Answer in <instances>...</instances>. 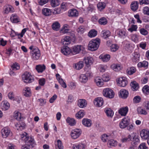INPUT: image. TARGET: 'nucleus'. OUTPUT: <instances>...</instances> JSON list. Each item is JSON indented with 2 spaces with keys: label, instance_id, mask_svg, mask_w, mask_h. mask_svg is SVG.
<instances>
[{
  "label": "nucleus",
  "instance_id": "1",
  "mask_svg": "<svg viewBox=\"0 0 149 149\" xmlns=\"http://www.w3.org/2000/svg\"><path fill=\"white\" fill-rule=\"evenodd\" d=\"M100 42V40L98 38L90 41L88 45L89 49L92 51L96 50L99 47Z\"/></svg>",
  "mask_w": 149,
  "mask_h": 149
},
{
  "label": "nucleus",
  "instance_id": "2",
  "mask_svg": "<svg viewBox=\"0 0 149 149\" xmlns=\"http://www.w3.org/2000/svg\"><path fill=\"white\" fill-rule=\"evenodd\" d=\"M22 79L25 83H30L34 80V78L31 74L27 72H25L22 75Z\"/></svg>",
  "mask_w": 149,
  "mask_h": 149
},
{
  "label": "nucleus",
  "instance_id": "3",
  "mask_svg": "<svg viewBox=\"0 0 149 149\" xmlns=\"http://www.w3.org/2000/svg\"><path fill=\"white\" fill-rule=\"evenodd\" d=\"M103 95L106 97L112 98L114 97V93L113 91L109 88L104 89L102 92Z\"/></svg>",
  "mask_w": 149,
  "mask_h": 149
},
{
  "label": "nucleus",
  "instance_id": "4",
  "mask_svg": "<svg viewBox=\"0 0 149 149\" xmlns=\"http://www.w3.org/2000/svg\"><path fill=\"white\" fill-rule=\"evenodd\" d=\"M31 58L33 60H36L39 59L40 56V51L37 47L35 49L30 52Z\"/></svg>",
  "mask_w": 149,
  "mask_h": 149
},
{
  "label": "nucleus",
  "instance_id": "5",
  "mask_svg": "<svg viewBox=\"0 0 149 149\" xmlns=\"http://www.w3.org/2000/svg\"><path fill=\"white\" fill-rule=\"evenodd\" d=\"M1 133L2 137L5 138L11 136L13 134L10 128L7 127L3 128L1 131Z\"/></svg>",
  "mask_w": 149,
  "mask_h": 149
},
{
  "label": "nucleus",
  "instance_id": "6",
  "mask_svg": "<svg viewBox=\"0 0 149 149\" xmlns=\"http://www.w3.org/2000/svg\"><path fill=\"white\" fill-rule=\"evenodd\" d=\"M20 136L22 138V140L24 141L25 143H27V144H31L34 141V139L31 137H29L27 136V133L25 132L21 134Z\"/></svg>",
  "mask_w": 149,
  "mask_h": 149
},
{
  "label": "nucleus",
  "instance_id": "7",
  "mask_svg": "<svg viewBox=\"0 0 149 149\" xmlns=\"http://www.w3.org/2000/svg\"><path fill=\"white\" fill-rule=\"evenodd\" d=\"M130 119L128 117H125L119 123V127L121 128L126 127L130 124Z\"/></svg>",
  "mask_w": 149,
  "mask_h": 149
},
{
  "label": "nucleus",
  "instance_id": "8",
  "mask_svg": "<svg viewBox=\"0 0 149 149\" xmlns=\"http://www.w3.org/2000/svg\"><path fill=\"white\" fill-rule=\"evenodd\" d=\"M81 131L80 129H76L72 130L70 133L71 136L73 139L78 138L81 135Z\"/></svg>",
  "mask_w": 149,
  "mask_h": 149
},
{
  "label": "nucleus",
  "instance_id": "9",
  "mask_svg": "<svg viewBox=\"0 0 149 149\" xmlns=\"http://www.w3.org/2000/svg\"><path fill=\"white\" fill-rule=\"evenodd\" d=\"M118 85L123 87L125 86L127 84V78L124 77H120L117 80Z\"/></svg>",
  "mask_w": 149,
  "mask_h": 149
},
{
  "label": "nucleus",
  "instance_id": "10",
  "mask_svg": "<svg viewBox=\"0 0 149 149\" xmlns=\"http://www.w3.org/2000/svg\"><path fill=\"white\" fill-rule=\"evenodd\" d=\"M84 48L83 46L81 45H76L72 47V52H73L75 54H79L81 50Z\"/></svg>",
  "mask_w": 149,
  "mask_h": 149
},
{
  "label": "nucleus",
  "instance_id": "11",
  "mask_svg": "<svg viewBox=\"0 0 149 149\" xmlns=\"http://www.w3.org/2000/svg\"><path fill=\"white\" fill-rule=\"evenodd\" d=\"M140 136L143 139H147L149 137V131L147 129L142 130L141 131Z\"/></svg>",
  "mask_w": 149,
  "mask_h": 149
},
{
  "label": "nucleus",
  "instance_id": "12",
  "mask_svg": "<svg viewBox=\"0 0 149 149\" xmlns=\"http://www.w3.org/2000/svg\"><path fill=\"white\" fill-rule=\"evenodd\" d=\"M61 52L63 54L65 55H68L72 52L70 49L66 46H63L62 47Z\"/></svg>",
  "mask_w": 149,
  "mask_h": 149
},
{
  "label": "nucleus",
  "instance_id": "13",
  "mask_svg": "<svg viewBox=\"0 0 149 149\" xmlns=\"http://www.w3.org/2000/svg\"><path fill=\"white\" fill-rule=\"evenodd\" d=\"M86 145L82 143H79L73 144L72 145V149H85Z\"/></svg>",
  "mask_w": 149,
  "mask_h": 149
},
{
  "label": "nucleus",
  "instance_id": "14",
  "mask_svg": "<svg viewBox=\"0 0 149 149\" xmlns=\"http://www.w3.org/2000/svg\"><path fill=\"white\" fill-rule=\"evenodd\" d=\"M103 100L102 98L99 97L95 99L94 104L95 105L98 107H100L103 104Z\"/></svg>",
  "mask_w": 149,
  "mask_h": 149
},
{
  "label": "nucleus",
  "instance_id": "15",
  "mask_svg": "<svg viewBox=\"0 0 149 149\" xmlns=\"http://www.w3.org/2000/svg\"><path fill=\"white\" fill-rule=\"evenodd\" d=\"M4 13L5 14H8L9 13H13L14 10L13 7L10 5H7L4 7Z\"/></svg>",
  "mask_w": 149,
  "mask_h": 149
},
{
  "label": "nucleus",
  "instance_id": "16",
  "mask_svg": "<svg viewBox=\"0 0 149 149\" xmlns=\"http://www.w3.org/2000/svg\"><path fill=\"white\" fill-rule=\"evenodd\" d=\"M23 95L26 97H29L31 95V89L28 87H26L22 91Z\"/></svg>",
  "mask_w": 149,
  "mask_h": 149
},
{
  "label": "nucleus",
  "instance_id": "17",
  "mask_svg": "<svg viewBox=\"0 0 149 149\" xmlns=\"http://www.w3.org/2000/svg\"><path fill=\"white\" fill-rule=\"evenodd\" d=\"M138 7L139 2L137 1H133L131 4V9L133 11H136L138 9Z\"/></svg>",
  "mask_w": 149,
  "mask_h": 149
},
{
  "label": "nucleus",
  "instance_id": "18",
  "mask_svg": "<svg viewBox=\"0 0 149 149\" xmlns=\"http://www.w3.org/2000/svg\"><path fill=\"white\" fill-rule=\"evenodd\" d=\"M128 111V109L127 107H123L120 108L118 110V113L121 116H124L127 114Z\"/></svg>",
  "mask_w": 149,
  "mask_h": 149
},
{
  "label": "nucleus",
  "instance_id": "19",
  "mask_svg": "<svg viewBox=\"0 0 149 149\" xmlns=\"http://www.w3.org/2000/svg\"><path fill=\"white\" fill-rule=\"evenodd\" d=\"M93 61V58L91 57H85L84 61L86 65V67H87V66H90V65L92 64Z\"/></svg>",
  "mask_w": 149,
  "mask_h": 149
},
{
  "label": "nucleus",
  "instance_id": "20",
  "mask_svg": "<svg viewBox=\"0 0 149 149\" xmlns=\"http://www.w3.org/2000/svg\"><path fill=\"white\" fill-rule=\"evenodd\" d=\"M128 94V92L127 90L122 89L120 91L119 96L125 99L127 97Z\"/></svg>",
  "mask_w": 149,
  "mask_h": 149
},
{
  "label": "nucleus",
  "instance_id": "21",
  "mask_svg": "<svg viewBox=\"0 0 149 149\" xmlns=\"http://www.w3.org/2000/svg\"><path fill=\"white\" fill-rule=\"evenodd\" d=\"M1 106L3 110L6 111L9 108L10 104L7 101H3L1 102Z\"/></svg>",
  "mask_w": 149,
  "mask_h": 149
},
{
  "label": "nucleus",
  "instance_id": "22",
  "mask_svg": "<svg viewBox=\"0 0 149 149\" xmlns=\"http://www.w3.org/2000/svg\"><path fill=\"white\" fill-rule=\"evenodd\" d=\"M87 104L86 101L84 99H81L78 101V105L80 108H83L86 107Z\"/></svg>",
  "mask_w": 149,
  "mask_h": 149
},
{
  "label": "nucleus",
  "instance_id": "23",
  "mask_svg": "<svg viewBox=\"0 0 149 149\" xmlns=\"http://www.w3.org/2000/svg\"><path fill=\"white\" fill-rule=\"evenodd\" d=\"M68 15L71 17H77L78 15V13L75 9H72L69 11Z\"/></svg>",
  "mask_w": 149,
  "mask_h": 149
},
{
  "label": "nucleus",
  "instance_id": "24",
  "mask_svg": "<svg viewBox=\"0 0 149 149\" xmlns=\"http://www.w3.org/2000/svg\"><path fill=\"white\" fill-rule=\"evenodd\" d=\"M25 125V123L22 121H20L15 125L16 128L18 130H21L23 129Z\"/></svg>",
  "mask_w": 149,
  "mask_h": 149
},
{
  "label": "nucleus",
  "instance_id": "25",
  "mask_svg": "<svg viewBox=\"0 0 149 149\" xmlns=\"http://www.w3.org/2000/svg\"><path fill=\"white\" fill-rule=\"evenodd\" d=\"M83 124L85 127H89L91 126L92 125L91 121L86 118H84L82 120Z\"/></svg>",
  "mask_w": 149,
  "mask_h": 149
},
{
  "label": "nucleus",
  "instance_id": "26",
  "mask_svg": "<svg viewBox=\"0 0 149 149\" xmlns=\"http://www.w3.org/2000/svg\"><path fill=\"white\" fill-rule=\"evenodd\" d=\"M36 69L38 72L42 73L46 69V66L44 64L38 65L36 66Z\"/></svg>",
  "mask_w": 149,
  "mask_h": 149
},
{
  "label": "nucleus",
  "instance_id": "27",
  "mask_svg": "<svg viewBox=\"0 0 149 149\" xmlns=\"http://www.w3.org/2000/svg\"><path fill=\"white\" fill-rule=\"evenodd\" d=\"M95 81L97 86L101 87L104 84L102 78L99 77H96L95 79Z\"/></svg>",
  "mask_w": 149,
  "mask_h": 149
},
{
  "label": "nucleus",
  "instance_id": "28",
  "mask_svg": "<svg viewBox=\"0 0 149 149\" xmlns=\"http://www.w3.org/2000/svg\"><path fill=\"white\" fill-rule=\"evenodd\" d=\"M105 112L107 116L110 118H112L113 115V112L112 109L109 108H107L105 109Z\"/></svg>",
  "mask_w": 149,
  "mask_h": 149
},
{
  "label": "nucleus",
  "instance_id": "29",
  "mask_svg": "<svg viewBox=\"0 0 149 149\" xmlns=\"http://www.w3.org/2000/svg\"><path fill=\"white\" fill-rule=\"evenodd\" d=\"M79 80L81 83H85L88 80V77L84 74H81L79 77Z\"/></svg>",
  "mask_w": 149,
  "mask_h": 149
},
{
  "label": "nucleus",
  "instance_id": "30",
  "mask_svg": "<svg viewBox=\"0 0 149 149\" xmlns=\"http://www.w3.org/2000/svg\"><path fill=\"white\" fill-rule=\"evenodd\" d=\"M99 57L103 62H107L110 60V56L109 54L101 55L99 56Z\"/></svg>",
  "mask_w": 149,
  "mask_h": 149
},
{
  "label": "nucleus",
  "instance_id": "31",
  "mask_svg": "<svg viewBox=\"0 0 149 149\" xmlns=\"http://www.w3.org/2000/svg\"><path fill=\"white\" fill-rule=\"evenodd\" d=\"M66 121L71 126H74L76 123V121L74 119L69 117L67 118L66 119Z\"/></svg>",
  "mask_w": 149,
  "mask_h": 149
},
{
  "label": "nucleus",
  "instance_id": "32",
  "mask_svg": "<svg viewBox=\"0 0 149 149\" xmlns=\"http://www.w3.org/2000/svg\"><path fill=\"white\" fill-rule=\"evenodd\" d=\"M136 71V69L134 67H131L128 68L126 70V72L127 74L132 75Z\"/></svg>",
  "mask_w": 149,
  "mask_h": 149
},
{
  "label": "nucleus",
  "instance_id": "33",
  "mask_svg": "<svg viewBox=\"0 0 149 149\" xmlns=\"http://www.w3.org/2000/svg\"><path fill=\"white\" fill-rule=\"evenodd\" d=\"M11 21L14 23H16L19 22L18 17L16 14H13L10 18Z\"/></svg>",
  "mask_w": 149,
  "mask_h": 149
},
{
  "label": "nucleus",
  "instance_id": "34",
  "mask_svg": "<svg viewBox=\"0 0 149 149\" xmlns=\"http://www.w3.org/2000/svg\"><path fill=\"white\" fill-rule=\"evenodd\" d=\"M137 66L139 68L144 67L147 68L148 67V63L146 61H143L142 62H139L137 64Z\"/></svg>",
  "mask_w": 149,
  "mask_h": 149
},
{
  "label": "nucleus",
  "instance_id": "35",
  "mask_svg": "<svg viewBox=\"0 0 149 149\" xmlns=\"http://www.w3.org/2000/svg\"><path fill=\"white\" fill-rule=\"evenodd\" d=\"M101 34L102 37L104 39H106L110 36L111 33L109 30H104L102 31Z\"/></svg>",
  "mask_w": 149,
  "mask_h": 149
},
{
  "label": "nucleus",
  "instance_id": "36",
  "mask_svg": "<svg viewBox=\"0 0 149 149\" xmlns=\"http://www.w3.org/2000/svg\"><path fill=\"white\" fill-rule=\"evenodd\" d=\"M132 60L133 62H138L139 59L140 55L136 52H134L132 54Z\"/></svg>",
  "mask_w": 149,
  "mask_h": 149
},
{
  "label": "nucleus",
  "instance_id": "37",
  "mask_svg": "<svg viewBox=\"0 0 149 149\" xmlns=\"http://www.w3.org/2000/svg\"><path fill=\"white\" fill-rule=\"evenodd\" d=\"M130 85L133 91L137 90L139 87L138 84L135 81L132 82L130 84Z\"/></svg>",
  "mask_w": 149,
  "mask_h": 149
},
{
  "label": "nucleus",
  "instance_id": "38",
  "mask_svg": "<svg viewBox=\"0 0 149 149\" xmlns=\"http://www.w3.org/2000/svg\"><path fill=\"white\" fill-rule=\"evenodd\" d=\"M110 136L106 134H102L101 136V138L102 141L103 142H106L108 141L109 140Z\"/></svg>",
  "mask_w": 149,
  "mask_h": 149
},
{
  "label": "nucleus",
  "instance_id": "39",
  "mask_svg": "<svg viewBox=\"0 0 149 149\" xmlns=\"http://www.w3.org/2000/svg\"><path fill=\"white\" fill-rule=\"evenodd\" d=\"M60 27V24L58 22H55L53 23L52 24V29L55 31H58Z\"/></svg>",
  "mask_w": 149,
  "mask_h": 149
},
{
  "label": "nucleus",
  "instance_id": "40",
  "mask_svg": "<svg viewBox=\"0 0 149 149\" xmlns=\"http://www.w3.org/2000/svg\"><path fill=\"white\" fill-rule=\"evenodd\" d=\"M42 14L46 16H49L51 15V11L48 8H44L42 10Z\"/></svg>",
  "mask_w": 149,
  "mask_h": 149
},
{
  "label": "nucleus",
  "instance_id": "41",
  "mask_svg": "<svg viewBox=\"0 0 149 149\" xmlns=\"http://www.w3.org/2000/svg\"><path fill=\"white\" fill-rule=\"evenodd\" d=\"M84 111L83 110H81L76 113L75 117L78 119H80L84 117Z\"/></svg>",
  "mask_w": 149,
  "mask_h": 149
},
{
  "label": "nucleus",
  "instance_id": "42",
  "mask_svg": "<svg viewBox=\"0 0 149 149\" xmlns=\"http://www.w3.org/2000/svg\"><path fill=\"white\" fill-rule=\"evenodd\" d=\"M137 110L138 112V113L140 114L146 115L147 114V112L146 111L141 107H139L137 108Z\"/></svg>",
  "mask_w": 149,
  "mask_h": 149
},
{
  "label": "nucleus",
  "instance_id": "43",
  "mask_svg": "<svg viewBox=\"0 0 149 149\" xmlns=\"http://www.w3.org/2000/svg\"><path fill=\"white\" fill-rule=\"evenodd\" d=\"M118 143L117 141L113 139H111L109 140L107 144L109 147L112 146H115L117 145Z\"/></svg>",
  "mask_w": 149,
  "mask_h": 149
},
{
  "label": "nucleus",
  "instance_id": "44",
  "mask_svg": "<svg viewBox=\"0 0 149 149\" xmlns=\"http://www.w3.org/2000/svg\"><path fill=\"white\" fill-rule=\"evenodd\" d=\"M91 67L90 66H87L84 68V70L86 72L85 74L87 77H90L92 76V73L90 70Z\"/></svg>",
  "mask_w": 149,
  "mask_h": 149
},
{
  "label": "nucleus",
  "instance_id": "45",
  "mask_svg": "<svg viewBox=\"0 0 149 149\" xmlns=\"http://www.w3.org/2000/svg\"><path fill=\"white\" fill-rule=\"evenodd\" d=\"M99 23L101 25H105L107 23V19L104 17H102L98 20Z\"/></svg>",
  "mask_w": 149,
  "mask_h": 149
},
{
  "label": "nucleus",
  "instance_id": "46",
  "mask_svg": "<svg viewBox=\"0 0 149 149\" xmlns=\"http://www.w3.org/2000/svg\"><path fill=\"white\" fill-rule=\"evenodd\" d=\"M97 8L100 11L104 9L106 6V4L104 2H100L97 4Z\"/></svg>",
  "mask_w": 149,
  "mask_h": 149
},
{
  "label": "nucleus",
  "instance_id": "47",
  "mask_svg": "<svg viewBox=\"0 0 149 149\" xmlns=\"http://www.w3.org/2000/svg\"><path fill=\"white\" fill-rule=\"evenodd\" d=\"M70 38L69 36H65L64 38L61 41L63 43V45H67L68 43H66L67 42H69V43H70Z\"/></svg>",
  "mask_w": 149,
  "mask_h": 149
},
{
  "label": "nucleus",
  "instance_id": "48",
  "mask_svg": "<svg viewBox=\"0 0 149 149\" xmlns=\"http://www.w3.org/2000/svg\"><path fill=\"white\" fill-rule=\"evenodd\" d=\"M50 4L52 7H55L60 5L58 0H52L50 2Z\"/></svg>",
  "mask_w": 149,
  "mask_h": 149
},
{
  "label": "nucleus",
  "instance_id": "49",
  "mask_svg": "<svg viewBox=\"0 0 149 149\" xmlns=\"http://www.w3.org/2000/svg\"><path fill=\"white\" fill-rule=\"evenodd\" d=\"M84 66V63L82 61H80L75 64V68L77 70H80Z\"/></svg>",
  "mask_w": 149,
  "mask_h": 149
},
{
  "label": "nucleus",
  "instance_id": "50",
  "mask_svg": "<svg viewBox=\"0 0 149 149\" xmlns=\"http://www.w3.org/2000/svg\"><path fill=\"white\" fill-rule=\"evenodd\" d=\"M97 34V31L94 29L91 30L88 34V36L92 38L95 36Z\"/></svg>",
  "mask_w": 149,
  "mask_h": 149
},
{
  "label": "nucleus",
  "instance_id": "51",
  "mask_svg": "<svg viewBox=\"0 0 149 149\" xmlns=\"http://www.w3.org/2000/svg\"><path fill=\"white\" fill-rule=\"evenodd\" d=\"M31 144H27V143H26V144L22 147V149H30L31 146L32 147H33L34 146V141H33V143Z\"/></svg>",
  "mask_w": 149,
  "mask_h": 149
},
{
  "label": "nucleus",
  "instance_id": "52",
  "mask_svg": "<svg viewBox=\"0 0 149 149\" xmlns=\"http://www.w3.org/2000/svg\"><path fill=\"white\" fill-rule=\"evenodd\" d=\"M118 35L120 38H124L125 37V32L122 30H119L118 32Z\"/></svg>",
  "mask_w": 149,
  "mask_h": 149
},
{
  "label": "nucleus",
  "instance_id": "53",
  "mask_svg": "<svg viewBox=\"0 0 149 149\" xmlns=\"http://www.w3.org/2000/svg\"><path fill=\"white\" fill-rule=\"evenodd\" d=\"M111 67L115 71H118L121 69V67L119 65L113 64L111 65Z\"/></svg>",
  "mask_w": 149,
  "mask_h": 149
},
{
  "label": "nucleus",
  "instance_id": "54",
  "mask_svg": "<svg viewBox=\"0 0 149 149\" xmlns=\"http://www.w3.org/2000/svg\"><path fill=\"white\" fill-rule=\"evenodd\" d=\"M14 117L17 120H20L22 118L21 113L18 112L15 113Z\"/></svg>",
  "mask_w": 149,
  "mask_h": 149
},
{
  "label": "nucleus",
  "instance_id": "55",
  "mask_svg": "<svg viewBox=\"0 0 149 149\" xmlns=\"http://www.w3.org/2000/svg\"><path fill=\"white\" fill-rule=\"evenodd\" d=\"M137 25H132L130 28L128 29V30L131 32H132L133 31H137Z\"/></svg>",
  "mask_w": 149,
  "mask_h": 149
},
{
  "label": "nucleus",
  "instance_id": "56",
  "mask_svg": "<svg viewBox=\"0 0 149 149\" xmlns=\"http://www.w3.org/2000/svg\"><path fill=\"white\" fill-rule=\"evenodd\" d=\"M68 6V3L65 2H63L61 5V9H63L64 11H65L67 10Z\"/></svg>",
  "mask_w": 149,
  "mask_h": 149
},
{
  "label": "nucleus",
  "instance_id": "57",
  "mask_svg": "<svg viewBox=\"0 0 149 149\" xmlns=\"http://www.w3.org/2000/svg\"><path fill=\"white\" fill-rule=\"evenodd\" d=\"M118 47L116 44H113L111 45L110 49L111 51L115 52L118 49Z\"/></svg>",
  "mask_w": 149,
  "mask_h": 149
},
{
  "label": "nucleus",
  "instance_id": "58",
  "mask_svg": "<svg viewBox=\"0 0 149 149\" xmlns=\"http://www.w3.org/2000/svg\"><path fill=\"white\" fill-rule=\"evenodd\" d=\"M138 35L136 34H134L131 36L132 40L134 42H137L139 40Z\"/></svg>",
  "mask_w": 149,
  "mask_h": 149
},
{
  "label": "nucleus",
  "instance_id": "59",
  "mask_svg": "<svg viewBox=\"0 0 149 149\" xmlns=\"http://www.w3.org/2000/svg\"><path fill=\"white\" fill-rule=\"evenodd\" d=\"M27 29V28H24L23 29L21 33L18 34L17 35V36H18V38L19 39H20L23 37V35L26 32Z\"/></svg>",
  "mask_w": 149,
  "mask_h": 149
},
{
  "label": "nucleus",
  "instance_id": "60",
  "mask_svg": "<svg viewBox=\"0 0 149 149\" xmlns=\"http://www.w3.org/2000/svg\"><path fill=\"white\" fill-rule=\"evenodd\" d=\"M139 32L141 34L144 36L147 35L148 33V31L143 28L140 29Z\"/></svg>",
  "mask_w": 149,
  "mask_h": 149
},
{
  "label": "nucleus",
  "instance_id": "61",
  "mask_svg": "<svg viewBox=\"0 0 149 149\" xmlns=\"http://www.w3.org/2000/svg\"><path fill=\"white\" fill-rule=\"evenodd\" d=\"M12 68L13 70H19L20 68L19 65L17 63H15L12 66Z\"/></svg>",
  "mask_w": 149,
  "mask_h": 149
},
{
  "label": "nucleus",
  "instance_id": "62",
  "mask_svg": "<svg viewBox=\"0 0 149 149\" xmlns=\"http://www.w3.org/2000/svg\"><path fill=\"white\" fill-rule=\"evenodd\" d=\"M143 13L146 15L149 16V8L147 6L144 7L143 9Z\"/></svg>",
  "mask_w": 149,
  "mask_h": 149
},
{
  "label": "nucleus",
  "instance_id": "63",
  "mask_svg": "<svg viewBox=\"0 0 149 149\" xmlns=\"http://www.w3.org/2000/svg\"><path fill=\"white\" fill-rule=\"evenodd\" d=\"M85 30V28L83 26H80L77 29V31L79 33H83Z\"/></svg>",
  "mask_w": 149,
  "mask_h": 149
},
{
  "label": "nucleus",
  "instance_id": "64",
  "mask_svg": "<svg viewBox=\"0 0 149 149\" xmlns=\"http://www.w3.org/2000/svg\"><path fill=\"white\" fill-rule=\"evenodd\" d=\"M138 149H148V148L146 146V143H143L139 146Z\"/></svg>",
  "mask_w": 149,
  "mask_h": 149
}]
</instances>
